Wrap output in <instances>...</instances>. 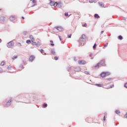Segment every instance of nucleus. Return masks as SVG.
<instances>
[{
  "label": "nucleus",
  "instance_id": "obj_10",
  "mask_svg": "<svg viewBox=\"0 0 127 127\" xmlns=\"http://www.w3.org/2000/svg\"><path fill=\"white\" fill-rule=\"evenodd\" d=\"M100 64L99 63H97L94 66V67L95 68V69H97V68H99V67H100Z\"/></svg>",
  "mask_w": 127,
  "mask_h": 127
},
{
  "label": "nucleus",
  "instance_id": "obj_9",
  "mask_svg": "<svg viewBox=\"0 0 127 127\" xmlns=\"http://www.w3.org/2000/svg\"><path fill=\"white\" fill-rule=\"evenodd\" d=\"M7 69L9 71H12V70H13V67H12V66H11V65H9L7 67Z\"/></svg>",
  "mask_w": 127,
  "mask_h": 127
},
{
  "label": "nucleus",
  "instance_id": "obj_32",
  "mask_svg": "<svg viewBox=\"0 0 127 127\" xmlns=\"http://www.w3.org/2000/svg\"><path fill=\"white\" fill-rule=\"evenodd\" d=\"M52 54H53V55H55V51L53 50L52 51Z\"/></svg>",
  "mask_w": 127,
  "mask_h": 127
},
{
  "label": "nucleus",
  "instance_id": "obj_47",
  "mask_svg": "<svg viewBox=\"0 0 127 127\" xmlns=\"http://www.w3.org/2000/svg\"><path fill=\"white\" fill-rule=\"evenodd\" d=\"M22 18L23 19H24V17H22Z\"/></svg>",
  "mask_w": 127,
  "mask_h": 127
},
{
  "label": "nucleus",
  "instance_id": "obj_46",
  "mask_svg": "<svg viewBox=\"0 0 127 127\" xmlns=\"http://www.w3.org/2000/svg\"><path fill=\"white\" fill-rule=\"evenodd\" d=\"M1 70H2L1 68L0 67V71H1Z\"/></svg>",
  "mask_w": 127,
  "mask_h": 127
},
{
  "label": "nucleus",
  "instance_id": "obj_6",
  "mask_svg": "<svg viewBox=\"0 0 127 127\" xmlns=\"http://www.w3.org/2000/svg\"><path fill=\"white\" fill-rule=\"evenodd\" d=\"M78 64H79V65H85V64H86V61L84 60L79 61Z\"/></svg>",
  "mask_w": 127,
  "mask_h": 127
},
{
  "label": "nucleus",
  "instance_id": "obj_1",
  "mask_svg": "<svg viewBox=\"0 0 127 127\" xmlns=\"http://www.w3.org/2000/svg\"><path fill=\"white\" fill-rule=\"evenodd\" d=\"M29 38L31 40L32 45H35L37 47L40 46V40L37 39L36 40V42H35V38L32 35H30Z\"/></svg>",
  "mask_w": 127,
  "mask_h": 127
},
{
  "label": "nucleus",
  "instance_id": "obj_37",
  "mask_svg": "<svg viewBox=\"0 0 127 127\" xmlns=\"http://www.w3.org/2000/svg\"><path fill=\"white\" fill-rule=\"evenodd\" d=\"M89 2H90L91 3L94 2V0H89Z\"/></svg>",
  "mask_w": 127,
  "mask_h": 127
},
{
  "label": "nucleus",
  "instance_id": "obj_31",
  "mask_svg": "<svg viewBox=\"0 0 127 127\" xmlns=\"http://www.w3.org/2000/svg\"><path fill=\"white\" fill-rule=\"evenodd\" d=\"M107 47H108V43H106L104 45L103 48H106Z\"/></svg>",
  "mask_w": 127,
  "mask_h": 127
},
{
  "label": "nucleus",
  "instance_id": "obj_28",
  "mask_svg": "<svg viewBox=\"0 0 127 127\" xmlns=\"http://www.w3.org/2000/svg\"><path fill=\"white\" fill-rule=\"evenodd\" d=\"M85 74H86V75H90V72L88 71H84Z\"/></svg>",
  "mask_w": 127,
  "mask_h": 127
},
{
  "label": "nucleus",
  "instance_id": "obj_22",
  "mask_svg": "<svg viewBox=\"0 0 127 127\" xmlns=\"http://www.w3.org/2000/svg\"><path fill=\"white\" fill-rule=\"evenodd\" d=\"M96 47H97V44H95L94 46H93V48L94 50H96Z\"/></svg>",
  "mask_w": 127,
  "mask_h": 127
},
{
  "label": "nucleus",
  "instance_id": "obj_11",
  "mask_svg": "<svg viewBox=\"0 0 127 127\" xmlns=\"http://www.w3.org/2000/svg\"><path fill=\"white\" fill-rule=\"evenodd\" d=\"M58 7H61L62 6V3L60 1L57 3Z\"/></svg>",
  "mask_w": 127,
  "mask_h": 127
},
{
  "label": "nucleus",
  "instance_id": "obj_12",
  "mask_svg": "<svg viewBox=\"0 0 127 127\" xmlns=\"http://www.w3.org/2000/svg\"><path fill=\"white\" fill-rule=\"evenodd\" d=\"M14 19H15V17H14L13 16L10 17V20H11V21H13V20H14Z\"/></svg>",
  "mask_w": 127,
  "mask_h": 127
},
{
  "label": "nucleus",
  "instance_id": "obj_5",
  "mask_svg": "<svg viewBox=\"0 0 127 127\" xmlns=\"http://www.w3.org/2000/svg\"><path fill=\"white\" fill-rule=\"evenodd\" d=\"M14 44L13 42H9L7 44V47H8V48H11V47H12V46H13Z\"/></svg>",
  "mask_w": 127,
  "mask_h": 127
},
{
  "label": "nucleus",
  "instance_id": "obj_7",
  "mask_svg": "<svg viewBox=\"0 0 127 127\" xmlns=\"http://www.w3.org/2000/svg\"><path fill=\"white\" fill-rule=\"evenodd\" d=\"M34 59H35V57H34V56L31 55L30 56L29 61L31 62H32V61H33V60H34Z\"/></svg>",
  "mask_w": 127,
  "mask_h": 127
},
{
  "label": "nucleus",
  "instance_id": "obj_8",
  "mask_svg": "<svg viewBox=\"0 0 127 127\" xmlns=\"http://www.w3.org/2000/svg\"><path fill=\"white\" fill-rule=\"evenodd\" d=\"M79 43L80 44V45L81 46H84V45H85V43H86V42H85V41H82V40H80Z\"/></svg>",
  "mask_w": 127,
  "mask_h": 127
},
{
  "label": "nucleus",
  "instance_id": "obj_33",
  "mask_svg": "<svg viewBox=\"0 0 127 127\" xmlns=\"http://www.w3.org/2000/svg\"><path fill=\"white\" fill-rule=\"evenodd\" d=\"M17 58V56H15V57H13L12 58V60H15Z\"/></svg>",
  "mask_w": 127,
  "mask_h": 127
},
{
  "label": "nucleus",
  "instance_id": "obj_41",
  "mask_svg": "<svg viewBox=\"0 0 127 127\" xmlns=\"http://www.w3.org/2000/svg\"><path fill=\"white\" fill-rule=\"evenodd\" d=\"M8 103H11V100H9L7 102V104Z\"/></svg>",
  "mask_w": 127,
  "mask_h": 127
},
{
  "label": "nucleus",
  "instance_id": "obj_23",
  "mask_svg": "<svg viewBox=\"0 0 127 127\" xmlns=\"http://www.w3.org/2000/svg\"><path fill=\"white\" fill-rule=\"evenodd\" d=\"M26 43L27 44H30V43H31V41L30 40H27L26 41Z\"/></svg>",
  "mask_w": 127,
  "mask_h": 127
},
{
  "label": "nucleus",
  "instance_id": "obj_13",
  "mask_svg": "<svg viewBox=\"0 0 127 127\" xmlns=\"http://www.w3.org/2000/svg\"><path fill=\"white\" fill-rule=\"evenodd\" d=\"M98 3L100 6H101V7H104V3L102 2H99Z\"/></svg>",
  "mask_w": 127,
  "mask_h": 127
},
{
  "label": "nucleus",
  "instance_id": "obj_18",
  "mask_svg": "<svg viewBox=\"0 0 127 127\" xmlns=\"http://www.w3.org/2000/svg\"><path fill=\"white\" fill-rule=\"evenodd\" d=\"M94 17L95 18H100V16H99V15L98 14H95L94 15Z\"/></svg>",
  "mask_w": 127,
  "mask_h": 127
},
{
  "label": "nucleus",
  "instance_id": "obj_29",
  "mask_svg": "<svg viewBox=\"0 0 127 127\" xmlns=\"http://www.w3.org/2000/svg\"><path fill=\"white\" fill-rule=\"evenodd\" d=\"M31 1H32V3H36V1L35 0H31Z\"/></svg>",
  "mask_w": 127,
  "mask_h": 127
},
{
  "label": "nucleus",
  "instance_id": "obj_40",
  "mask_svg": "<svg viewBox=\"0 0 127 127\" xmlns=\"http://www.w3.org/2000/svg\"><path fill=\"white\" fill-rule=\"evenodd\" d=\"M64 15L65 16H68V13H65Z\"/></svg>",
  "mask_w": 127,
  "mask_h": 127
},
{
  "label": "nucleus",
  "instance_id": "obj_21",
  "mask_svg": "<svg viewBox=\"0 0 127 127\" xmlns=\"http://www.w3.org/2000/svg\"><path fill=\"white\" fill-rule=\"evenodd\" d=\"M16 45L18 47H20V46H21V44L20 43H16Z\"/></svg>",
  "mask_w": 127,
  "mask_h": 127
},
{
  "label": "nucleus",
  "instance_id": "obj_3",
  "mask_svg": "<svg viewBox=\"0 0 127 127\" xmlns=\"http://www.w3.org/2000/svg\"><path fill=\"white\" fill-rule=\"evenodd\" d=\"M50 4L53 6H57V2H55L54 1L51 0L50 2Z\"/></svg>",
  "mask_w": 127,
  "mask_h": 127
},
{
  "label": "nucleus",
  "instance_id": "obj_2",
  "mask_svg": "<svg viewBox=\"0 0 127 127\" xmlns=\"http://www.w3.org/2000/svg\"><path fill=\"white\" fill-rule=\"evenodd\" d=\"M111 75V73L109 72H103L101 74V76L102 78H105L106 76H110Z\"/></svg>",
  "mask_w": 127,
  "mask_h": 127
},
{
  "label": "nucleus",
  "instance_id": "obj_20",
  "mask_svg": "<svg viewBox=\"0 0 127 127\" xmlns=\"http://www.w3.org/2000/svg\"><path fill=\"white\" fill-rule=\"evenodd\" d=\"M115 113H116V114H117V115H119V114H121V111H120L119 110H116L115 111Z\"/></svg>",
  "mask_w": 127,
  "mask_h": 127
},
{
  "label": "nucleus",
  "instance_id": "obj_34",
  "mask_svg": "<svg viewBox=\"0 0 127 127\" xmlns=\"http://www.w3.org/2000/svg\"><path fill=\"white\" fill-rule=\"evenodd\" d=\"M83 27H87V24L85 23L84 24L82 25Z\"/></svg>",
  "mask_w": 127,
  "mask_h": 127
},
{
  "label": "nucleus",
  "instance_id": "obj_35",
  "mask_svg": "<svg viewBox=\"0 0 127 127\" xmlns=\"http://www.w3.org/2000/svg\"><path fill=\"white\" fill-rule=\"evenodd\" d=\"M72 36L71 34H69L67 35L68 38H71V37Z\"/></svg>",
  "mask_w": 127,
  "mask_h": 127
},
{
  "label": "nucleus",
  "instance_id": "obj_24",
  "mask_svg": "<svg viewBox=\"0 0 127 127\" xmlns=\"http://www.w3.org/2000/svg\"><path fill=\"white\" fill-rule=\"evenodd\" d=\"M118 39H120V40H122V39H123V36H119L118 37Z\"/></svg>",
  "mask_w": 127,
  "mask_h": 127
},
{
  "label": "nucleus",
  "instance_id": "obj_26",
  "mask_svg": "<svg viewBox=\"0 0 127 127\" xmlns=\"http://www.w3.org/2000/svg\"><path fill=\"white\" fill-rule=\"evenodd\" d=\"M50 43H51V45L52 46H54V44H53V41H50Z\"/></svg>",
  "mask_w": 127,
  "mask_h": 127
},
{
  "label": "nucleus",
  "instance_id": "obj_38",
  "mask_svg": "<svg viewBox=\"0 0 127 127\" xmlns=\"http://www.w3.org/2000/svg\"><path fill=\"white\" fill-rule=\"evenodd\" d=\"M103 121H104V122H106V116H105L104 117Z\"/></svg>",
  "mask_w": 127,
  "mask_h": 127
},
{
  "label": "nucleus",
  "instance_id": "obj_36",
  "mask_svg": "<svg viewBox=\"0 0 127 127\" xmlns=\"http://www.w3.org/2000/svg\"><path fill=\"white\" fill-rule=\"evenodd\" d=\"M89 56H90V57H91V59H93V58H92V57H93V54H90Z\"/></svg>",
  "mask_w": 127,
  "mask_h": 127
},
{
  "label": "nucleus",
  "instance_id": "obj_27",
  "mask_svg": "<svg viewBox=\"0 0 127 127\" xmlns=\"http://www.w3.org/2000/svg\"><path fill=\"white\" fill-rule=\"evenodd\" d=\"M40 52H41L42 54H45V53H44V50H43V49L40 50Z\"/></svg>",
  "mask_w": 127,
  "mask_h": 127
},
{
  "label": "nucleus",
  "instance_id": "obj_30",
  "mask_svg": "<svg viewBox=\"0 0 127 127\" xmlns=\"http://www.w3.org/2000/svg\"><path fill=\"white\" fill-rule=\"evenodd\" d=\"M47 104H45V103H44L43 105V107H44V108H46V107H47Z\"/></svg>",
  "mask_w": 127,
  "mask_h": 127
},
{
  "label": "nucleus",
  "instance_id": "obj_42",
  "mask_svg": "<svg viewBox=\"0 0 127 127\" xmlns=\"http://www.w3.org/2000/svg\"><path fill=\"white\" fill-rule=\"evenodd\" d=\"M125 88H127V83H126L125 85Z\"/></svg>",
  "mask_w": 127,
  "mask_h": 127
},
{
  "label": "nucleus",
  "instance_id": "obj_16",
  "mask_svg": "<svg viewBox=\"0 0 127 127\" xmlns=\"http://www.w3.org/2000/svg\"><path fill=\"white\" fill-rule=\"evenodd\" d=\"M56 29L59 30V31H61L62 30V28L61 27H56Z\"/></svg>",
  "mask_w": 127,
  "mask_h": 127
},
{
  "label": "nucleus",
  "instance_id": "obj_19",
  "mask_svg": "<svg viewBox=\"0 0 127 127\" xmlns=\"http://www.w3.org/2000/svg\"><path fill=\"white\" fill-rule=\"evenodd\" d=\"M114 84H112L110 86H108L107 89H112V88H114Z\"/></svg>",
  "mask_w": 127,
  "mask_h": 127
},
{
  "label": "nucleus",
  "instance_id": "obj_43",
  "mask_svg": "<svg viewBox=\"0 0 127 127\" xmlns=\"http://www.w3.org/2000/svg\"><path fill=\"white\" fill-rule=\"evenodd\" d=\"M125 118H126V119H127V113L125 115Z\"/></svg>",
  "mask_w": 127,
  "mask_h": 127
},
{
  "label": "nucleus",
  "instance_id": "obj_44",
  "mask_svg": "<svg viewBox=\"0 0 127 127\" xmlns=\"http://www.w3.org/2000/svg\"><path fill=\"white\" fill-rule=\"evenodd\" d=\"M59 39H60V40L61 41L62 40V39H61V37H60V36H59Z\"/></svg>",
  "mask_w": 127,
  "mask_h": 127
},
{
  "label": "nucleus",
  "instance_id": "obj_4",
  "mask_svg": "<svg viewBox=\"0 0 127 127\" xmlns=\"http://www.w3.org/2000/svg\"><path fill=\"white\" fill-rule=\"evenodd\" d=\"M100 65H101L102 66L105 67L107 64H106V62H105V60H101L100 63Z\"/></svg>",
  "mask_w": 127,
  "mask_h": 127
},
{
  "label": "nucleus",
  "instance_id": "obj_14",
  "mask_svg": "<svg viewBox=\"0 0 127 127\" xmlns=\"http://www.w3.org/2000/svg\"><path fill=\"white\" fill-rule=\"evenodd\" d=\"M95 86H97V87H103V86H104V84H95Z\"/></svg>",
  "mask_w": 127,
  "mask_h": 127
},
{
  "label": "nucleus",
  "instance_id": "obj_17",
  "mask_svg": "<svg viewBox=\"0 0 127 127\" xmlns=\"http://www.w3.org/2000/svg\"><path fill=\"white\" fill-rule=\"evenodd\" d=\"M5 18V17L4 16H2L0 18V20H1V21H4Z\"/></svg>",
  "mask_w": 127,
  "mask_h": 127
},
{
  "label": "nucleus",
  "instance_id": "obj_48",
  "mask_svg": "<svg viewBox=\"0 0 127 127\" xmlns=\"http://www.w3.org/2000/svg\"><path fill=\"white\" fill-rule=\"evenodd\" d=\"M1 41V40L0 39V43Z\"/></svg>",
  "mask_w": 127,
  "mask_h": 127
},
{
  "label": "nucleus",
  "instance_id": "obj_45",
  "mask_svg": "<svg viewBox=\"0 0 127 127\" xmlns=\"http://www.w3.org/2000/svg\"><path fill=\"white\" fill-rule=\"evenodd\" d=\"M103 33H104V31H102L101 32V34H103Z\"/></svg>",
  "mask_w": 127,
  "mask_h": 127
},
{
  "label": "nucleus",
  "instance_id": "obj_39",
  "mask_svg": "<svg viewBox=\"0 0 127 127\" xmlns=\"http://www.w3.org/2000/svg\"><path fill=\"white\" fill-rule=\"evenodd\" d=\"M54 58H55V60H58V57H55Z\"/></svg>",
  "mask_w": 127,
  "mask_h": 127
},
{
  "label": "nucleus",
  "instance_id": "obj_15",
  "mask_svg": "<svg viewBox=\"0 0 127 127\" xmlns=\"http://www.w3.org/2000/svg\"><path fill=\"white\" fill-rule=\"evenodd\" d=\"M80 39H86V35L84 34L82 35Z\"/></svg>",
  "mask_w": 127,
  "mask_h": 127
},
{
  "label": "nucleus",
  "instance_id": "obj_25",
  "mask_svg": "<svg viewBox=\"0 0 127 127\" xmlns=\"http://www.w3.org/2000/svg\"><path fill=\"white\" fill-rule=\"evenodd\" d=\"M4 64H5V63H4V62H2L0 64V65L1 66H4Z\"/></svg>",
  "mask_w": 127,
  "mask_h": 127
}]
</instances>
